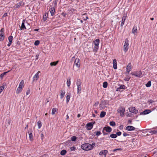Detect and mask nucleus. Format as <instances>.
Segmentation results:
<instances>
[{"label": "nucleus", "instance_id": "obj_64", "mask_svg": "<svg viewBox=\"0 0 157 157\" xmlns=\"http://www.w3.org/2000/svg\"><path fill=\"white\" fill-rule=\"evenodd\" d=\"M95 112L96 113H97V111L96 110H95Z\"/></svg>", "mask_w": 157, "mask_h": 157}, {"label": "nucleus", "instance_id": "obj_54", "mask_svg": "<svg viewBox=\"0 0 157 157\" xmlns=\"http://www.w3.org/2000/svg\"><path fill=\"white\" fill-rule=\"evenodd\" d=\"M41 137L42 139H43L44 137V135L43 134H41Z\"/></svg>", "mask_w": 157, "mask_h": 157}, {"label": "nucleus", "instance_id": "obj_28", "mask_svg": "<svg viewBox=\"0 0 157 157\" xmlns=\"http://www.w3.org/2000/svg\"><path fill=\"white\" fill-rule=\"evenodd\" d=\"M57 110L58 109L56 108H53L52 109V114L54 115Z\"/></svg>", "mask_w": 157, "mask_h": 157}, {"label": "nucleus", "instance_id": "obj_19", "mask_svg": "<svg viewBox=\"0 0 157 157\" xmlns=\"http://www.w3.org/2000/svg\"><path fill=\"white\" fill-rule=\"evenodd\" d=\"M113 67L114 69H116L117 68V62L116 59H114L113 60Z\"/></svg>", "mask_w": 157, "mask_h": 157}, {"label": "nucleus", "instance_id": "obj_43", "mask_svg": "<svg viewBox=\"0 0 157 157\" xmlns=\"http://www.w3.org/2000/svg\"><path fill=\"white\" fill-rule=\"evenodd\" d=\"M146 86L147 87H149L151 86V82L150 81H148L146 84Z\"/></svg>", "mask_w": 157, "mask_h": 157}, {"label": "nucleus", "instance_id": "obj_2", "mask_svg": "<svg viewBox=\"0 0 157 157\" xmlns=\"http://www.w3.org/2000/svg\"><path fill=\"white\" fill-rule=\"evenodd\" d=\"M77 86V93L78 94H80L82 90V82L80 79L77 80L76 82Z\"/></svg>", "mask_w": 157, "mask_h": 157}, {"label": "nucleus", "instance_id": "obj_32", "mask_svg": "<svg viewBox=\"0 0 157 157\" xmlns=\"http://www.w3.org/2000/svg\"><path fill=\"white\" fill-rule=\"evenodd\" d=\"M149 132L151 134H155L157 135V130H152L150 131Z\"/></svg>", "mask_w": 157, "mask_h": 157}, {"label": "nucleus", "instance_id": "obj_42", "mask_svg": "<svg viewBox=\"0 0 157 157\" xmlns=\"http://www.w3.org/2000/svg\"><path fill=\"white\" fill-rule=\"evenodd\" d=\"M76 137L74 136L71 137V140L72 141H75L76 140Z\"/></svg>", "mask_w": 157, "mask_h": 157}, {"label": "nucleus", "instance_id": "obj_10", "mask_svg": "<svg viewBox=\"0 0 157 157\" xmlns=\"http://www.w3.org/2000/svg\"><path fill=\"white\" fill-rule=\"evenodd\" d=\"M32 129H29L28 131V133L29 134V139L30 141H33V137L32 134Z\"/></svg>", "mask_w": 157, "mask_h": 157}, {"label": "nucleus", "instance_id": "obj_26", "mask_svg": "<svg viewBox=\"0 0 157 157\" xmlns=\"http://www.w3.org/2000/svg\"><path fill=\"white\" fill-rule=\"evenodd\" d=\"M59 62L58 61H57L56 62H53L50 63V65L51 66H56Z\"/></svg>", "mask_w": 157, "mask_h": 157}, {"label": "nucleus", "instance_id": "obj_20", "mask_svg": "<svg viewBox=\"0 0 157 157\" xmlns=\"http://www.w3.org/2000/svg\"><path fill=\"white\" fill-rule=\"evenodd\" d=\"M125 86L124 85H121L117 89V91H121V89H125Z\"/></svg>", "mask_w": 157, "mask_h": 157}, {"label": "nucleus", "instance_id": "obj_51", "mask_svg": "<svg viewBox=\"0 0 157 157\" xmlns=\"http://www.w3.org/2000/svg\"><path fill=\"white\" fill-rule=\"evenodd\" d=\"M30 93V90H27L26 92V95H29V94Z\"/></svg>", "mask_w": 157, "mask_h": 157}, {"label": "nucleus", "instance_id": "obj_12", "mask_svg": "<svg viewBox=\"0 0 157 157\" xmlns=\"http://www.w3.org/2000/svg\"><path fill=\"white\" fill-rule=\"evenodd\" d=\"M93 124L91 123H87L86 124V127L87 130H90L93 128Z\"/></svg>", "mask_w": 157, "mask_h": 157}, {"label": "nucleus", "instance_id": "obj_59", "mask_svg": "<svg viewBox=\"0 0 157 157\" xmlns=\"http://www.w3.org/2000/svg\"><path fill=\"white\" fill-rule=\"evenodd\" d=\"M151 20H154V18H153V17L151 18Z\"/></svg>", "mask_w": 157, "mask_h": 157}, {"label": "nucleus", "instance_id": "obj_5", "mask_svg": "<svg viewBox=\"0 0 157 157\" xmlns=\"http://www.w3.org/2000/svg\"><path fill=\"white\" fill-rule=\"evenodd\" d=\"M100 40L99 39H96L93 42V43L94 45V50L97 51L99 48V44Z\"/></svg>", "mask_w": 157, "mask_h": 157}, {"label": "nucleus", "instance_id": "obj_9", "mask_svg": "<svg viewBox=\"0 0 157 157\" xmlns=\"http://www.w3.org/2000/svg\"><path fill=\"white\" fill-rule=\"evenodd\" d=\"M4 29L2 28L0 31V41L3 40L4 39V36L3 35Z\"/></svg>", "mask_w": 157, "mask_h": 157}, {"label": "nucleus", "instance_id": "obj_4", "mask_svg": "<svg viewBox=\"0 0 157 157\" xmlns=\"http://www.w3.org/2000/svg\"><path fill=\"white\" fill-rule=\"evenodd\" d=\"M125 111V108L122 106L119 107L117 109V112L119 113L120 116L121 117L124 115Z\"/></svg>", "mask_w": 157, "mask_h": 157}, {"label": "nucleus", "instance_id": "obj_53", "mask_svg": "<svg viewBox=\"0 0 157 157\" xmlns=\"http://www.w3.org/2000/svg\"><path fill=\"white\" fill-rule=\"evenodd\" d=\"M12 43L9 42L7 44V46L9 47L10 46L11 44Z\"/></svg>", "mask_w": 157, "mask_h": 157}, {"label": "nucleus", "instance_id": "obj_8", "mask_svg": "<svg viewBox=\"0 0 157 157\" xmlns=\"http://www.w3.org/2000/svg\"><path fill=\"white\" fill-rule=\"evenodd\" d=\"M128 109L129 112L136 114L138 113V110H136L135 107H131L129 108Z\"/></svg>", "mask_w": 157, "mask_h": 157}, {"label": "nucleus", "instance_id": "obj_37", "mask_svg": "<svg viewBox=\"0 0 157 157\" xmlns=\"http://www.w3.org/2000/svg\"><path fill=\"white\" fill-rule=\"evenodd\" d=\"M70 95H67L66 96V101L67 103H68L69 101L70 98Z\"/></svg>", "mask_w": 157, "mask_h": 157}, {"label": "nucleus", "instance_id": "obj_16", "mask_svg": "<svg viewBox=\"0 0 157 157\" xmlns=\"http://www.w3.org/2000/svg\"><path fill=\"white\" fill-rule=\"evenodd\" d=\"M108 152V151L107 150H102L99 152V155H104L105 156H106Z\"/></svg>", "mask_w": 157, "mask_h": 157}, {"label": "nucleus", "instance_id": "obj_39", "mask_svg": "<svg viewBox=\"0 0 157 157\" xmlns=\"http://www.w3.org/2000/svg\"><path fill=\"white\" fill-rule=\"evenodd\" d=\"M4 86H0V94L4 89Z\"/></svg>", "mask_w": 157, "mask_h": 157}, {"label": "nucleus", "instance_id": "obj_7", "mask_svg": "<svg viewBox=\"0 0 157 157\" xmlns=\"http://www.w3.org/2000/svg\"><path fill=\"white\" fill-rule=\"evenodd\" d=\"M131 74L133 75H134L136 77H140L141 76L142 74V72L141 71H138L132 72Z\"/></svg>", "mask_w": 157, "mask_h": 157}, {"label": "nucleus", "instance_id": "obj_36", "mask_svg": "<svg viewBox=\"0 0 157 157\" xmlns=\"http://www.w3.org/2000/svg\"><path fill=\"white\" fill-rule=\"evenodd\" d=\"M107 85H108L107 82H105L103 83V86L104 88H105L107 87Z\"/></svg>", "mask_w": 157, "mask_h": 157}, {"label": "nucleus", "instance_id": "obj_45", "mask_svg": "<svg viewBox=\"0 0 157 157\" xmlns=\"http://www.w3.org/2000/svg\"><path fill=\"white\" fill-rule=\"evenodd\" d=\"M39 43H40V41L39 40H37L35 41V42L34 43V45H35L37 46V45H38L39 44Z\"/></svg>", "mask_w": 157, "mask_h": 157}, {"label": "nucleus", "instance_id": "obj_58", "mask_svg": "<svg viewBox=\"0 0 157 157\" xmlns=\"http://www.w3.org/2000/svg\"><path fill=\"white\" fill-rule=\"evenodd\" d=\"M68 118H69V116H68V115H67V116L66 119L67 120Z\"/></svg>", "mask_w": 157, "mask_h": 157}, {"label": "nucleus", "instance_id": "obj_63", "mask_svg": "<svg viewBox=\"0 0 157 157\" xmlns=\"http://www.w3.org/2000/svg\"><path fill=\"white\" fill-rule=\"evenodd\" d=\"M96 104H97V105L98 104V102H96Z\"/></svg>", "mask_w": 157, "mask_h": 157}, {"label": "nucleus", "instance_id": "obj_56", "mask_svg": "<svg viewBox=\"0 0 157 157\" xmlns=\"http://www.w3.org/2000/svg\"><path fill=\"white\" fill-rule=\"evenodd\" d=\"M80 114H78V115H77V117H80Z\"/></svg>", "mask_w": 157, "mask_h": 157}, {"label": "nucleus", "instance_id": "obj_35", "mask_svg": "<svg viewBox=\"0 0 157 157\" xmlns=\"http://www.w3.org/2000/svg\"><path fill=\"white\" fill-rule=\"evenodd\" d=\"M117 135L115 134H111L110 136V137L112 138H116L117 137Z\"/></svg>", "mask_w": 157, "mask_h": 157}, {"label": "nucleus", "instance_id": "obj_25", "mask_svg": "<svg viewBox=\"0 0 157 157\" xmlns=\"http://www.w3.org/2000/svg\"><path fill=\"white\" fill-rule=\"evenodd\" d=\"M71 82L70 78H68L67 80V85L68 87H69L71 85Z\"/></svg>", "mask_w": 157, "mask_h": 157}, {"label": "nucleus", "instance_id": "obj_55", "mask_svg": "<svg viewBox=\"0 0 157 157\" xmlns=\"http://www.w3.org/2000/svg\"><path fill=\"white\" fill-rule=\"evenodd\" d=\"M38 56H39V55H37L36 56V59H38Z\"/></svg>", "mask_w": 157, "mask_h": 157}, {"label": "nucleus", "instance_id": "obj_30", "mask_svg": "<svg viewBox=\"0 0 157 157\" xmlns=\"http://www.w3.org/2000/svg\"><path fill=\"white\" fill-rule=\"evenodd\" d=\"M105 112L104 111H102L101 112V113L100 114V117L101 118L105 116Z\"/></svg>", "mask_w": 157, "mask_h": 157}, {"label": "nucleus", "instance_id": "obj_34", "mask_svg": "<svg viewBox=\"0 0 157 157\" xmlns=\"http://www.w3.org/2000/svg\"><path fill=\"white\" fill-rule=\"evenodd\" d=\"M67 153V151L65 150H62L60 152V154L62 155H64Z\"/></svg>", "mask_w": 157, "mask_h": 157}, {"label": "nucleus", "instance_id": "obj_13", "mask_svg": "<svg viewBox=\"0 0 157 157\" xmlns=\"http://www.w3.org/2000/svg\"><path fill=\"white\" fill-rule=\"evenodd\" d=\"M126 71L128 74H129V72L132 69V65L131 63H129L128 64L126 67Z\"/></svg>", "mask_w": 157, "mask_h": 157}, {"label": "nucleus", "instance_id": "obj_24", "mask_svg": "<svg viewBox=\"0 0 157 157\" xmlns=\"http://www.w3.org/2000/svg\"><path fill=\"white\" fill-rule=\"evenodd\" d=\"M52 16H53L54 15L55 12V9L54 8H52L49 10Z\"/></svg>", "mask_w": 157, "mask_h": 157}, {"label": "nucleus", "instance_id": "obj_49", "mask_svg": "<svg viewBox=\"0 0 157 157\" xmlns=\"http://www.w3.org/2000/svg\"><path fill=\"white\" fill-rule=\"evenodd\" d=\"M123 136H129V134H128L127 133H125V132L123 133Z\"/></svg>", "mask_w": 157, "mask_h": 157}, {"label": "nucleus", "instance_id": "obj_61", "mask_svg": "<svg viewBox=\"0 0 157 157\" xmlns=\"http://www.w3.org/2000/svg\"><path fill=\"white\" fill-rule=\"evenodd\" d=\"M28 127V125H27L26 127H25V128L26 129V128H27Z\"/></svg>", "mask_w": 157, "mask_h": 157}, {"label": "nucleus", "instance_id": "obj_17", "mask_svg": "<svg viewBox=\"0 0 157 157\" xmlns=\"http://www.w3.org/2000/svg\"><path fill=\"white\" fill-rule=\"evenodd\" d=\"M135 128L132 126H128L126 128V130L128 131H133L134 130Z\"/></svg>", "mask_w": 157, "mask_h": 157}, {"label": "nucleus", "instance_id": "obj_31", "mask_svg": "<svg viewBox=\"0 0 157 157\" xmlns=\"http://www.w3.org/2000/svg\"><path fill=\"white\" fill-rule=\"evenodd\" d=\"M37 125L38 126V128H40L42 125V123L41 122V121H39L37 122Z\"/></svg>", "mask_w": 157, "mask_h": 157}, {"label": "nucleus", "instance_id": "obj_22", "mask_svg": "<svg viewBox=\"0 0 157 157\" xmlns=\"http://www.w3.org/2000/svg\"><path fill=\"white\" fill-rule=\"evenodd\" d=\"M65 94V92L63 90H62L61 92L60 93V98L62 99L64 97Z\"/></svg>", "mask_w": 157, "mask_h": 157}, {"label": "nucleus", "instance_id": "obj_38", "mask_svg": "<svg viewBox=\"0 0 157 157\" xmlns=\"http://www.w3.org/2000/svg\"><path fill=\"white\" fill-rule=\"evenodd\" d=\"M47 16H48V14H45L44 15L43 17V18L44 21H45L47 20Z\"/></svg>", "mask_w": 157, "mask_h": 157}, {"label": "nucleus", "instance_id": "obj_50", "mask_svg": "<svg viewBox=\"0 0 157 157\" xmlns=\"http://www.w3.org/2000/svg\"><path fill=\"white\" fill-rule=\"evenodd\" d=\"M121 134V132H119L117 133V135L119 136H120Z\"/></svg>", "mask_w": 157, "mask_h": 157}, {"label": "nucleus", "instance_id": "obj_27", "mask_svg": "<svg viewBox=\"0 0 157 157\" xmlns=\"http://www.w3.org/2000/svg\"><path fill=\"white\" fill-rule=\"evenodd\" d=\"M25 21L24 20H23L22 21V23L21 24V29H26V28L25 25V23H24Z\"/></svg>", "mask_w": 157, "mask_h": 157}, {"label": "nucleus", "instance_id": "obj_40", "mask_svg": "<svg viewBox=\"0 0 157 157\" xmlns=\"http://www.w3.org/2000/svg\"><path fill=\"white\" fill-rule=\"evenodd\" d=\"M109 124H110V125L113 126H115V125H116V124H115V122L113 121L110 122L109 123Z\"/></svg>", "mask_w": 157, "mask_h": 157}, {"label": "nucleus", "instance_id": "obj_44", "mask_svg": "<svg viewBox=\"0 0 157 157\" xmlns=\"http://www.w3.org/2000/svg\"><path fill=\"white\" fill-rule=\"evenodd\" d=\"M130 78V77L129 76H128L125 77L124 78V80L126 81H128L129 80Z\"/></svg>", "mask_w": 157, "mask_h": 157}, {"label": "nucleus", "instance_id": "obj_23", "mask_svg": "<svg viewBox=\"0 0 157 157\" xmlns=\"http://www.w3.org/2000/svg\"><path fill=\"white\" fill-rule=\"evenodd\" d=\"M24 81L23 80H22L20 82L18 87L22 89L24 87Z\"/></svg>", "mask_w": 157, "mask_h": 157}, {"label": "nucleus", "instance_id": "obj_48", "mask_svg": "<svg viewBox=\"0 0 157 157\" xmlns=\"http://www.w3.org/2000/svg\"><path fill=\"white\" fill-rule=\"evenodd\" d=\"M101 132L99 131H97L96 132V135L98 136L101 135Z\"/></svg>", "mask_w": 157, "mask_h": 157}, {"label": "nucleus", "instance_id": "obj_1", "mask_svg": "<svg viewBox=\"0 0 157 157\" xmlns=\"http://www.w3.org/2000/svg\"><path fill=\"white\" fill-rule=\"evenodd\" d=\"M93 147L92 145H91L88 143L85 144L81 145L82 148L86 151L92 149L93 148Z\"/></svg>", "mask_w": 157, "mask_h": 157}, {"label": "nucleus", "instance_id": "obj_52", "mask_svg": "<svg viewBox=\"0 0 157 157\" xmlns=\"http://www.w3.org/2000/svg\"><path fill=\"white\" fill-rule=\"evenodd\" d=\"M7 16V13H5L3 16V17H6Z\"/></svg>", "mask_w": 157, "mask_h": 157}, {"label": "nucleus", "instance_id": "obj_3", "mask_svg": "<svg viewBox=\"0 0 157 157\" xmlns=\"http://www.w3.org/2000/svg\"><path fill=\"white\" fill-rule=\"evenodd\" d=\"M129 40L127 38H126L124 40V43L123 45L124 51L125 52H126L129 48Z\"/></svg>", "mask_w": 157, "mask_h": 157}, {"label": "nucleus", "instance_id": "obj_15", "mask_svg": "<svg viewBox=\"0 0 157 157\" xmlns=\"http://www.w3.org/2000/svg\"><path fill=\"white\" fill-rule=\"evenodd\" d=\"M151 112V111L149 109H146L143 112L140 113V115H144L148 114Z\"/></svg>", "mask_w": 157, "mask_h": 157}, {"label": "nucleus", "instance_id": "obj_60", "mask_svg": "<svg viewBox=\"0 0 157 157\" xmlns=\"http://www.w3.org/2000/svg\"><path fill=\"white\" fill-rule=\"evenodd\" d=\"M92 116H93L94 117H95V114H92Z\"/></svg>", "mask_w": 157, "mask_h": 157}, {"label": "nucleus", "instance_id": "obj_62", "mask_svg": "<svg viewBox=\"0 0 157 157\" xmlns=\"http://www.w3.org/2000/svg\"><path fill=\"white\" fill-rule=\"evenodd\" d=\"M48 115V113H46L45 114V116H47Z\"/></svg>", "mask_w": 157, "mask_h": 157}, {"label": "nucleus", "instance_id": "obj_14", "mask_svg": "<svg viewBox=\"0 0 157 157\" xmlns=\"http://www.w3.org/2000/svg\"><path fill=\"white\" fill-rule=\"evenodd\" d=\"M40 73V71H38L34 76H33V81H37L38 79V78H39V74Z\"/></svg>", "mask_w": 157, "mask_h": 157}, {"label": "nucleus", "instance_id": "obj_29", "mask_svg": "<svg viewBox=\"0 0 157 157\" xmlns=\"http://www.w3.org/2000/svg\"><path fill=\"white\" fill-rule=\"evenodd\" d=\"M22 91V89L18 87L16 90V93L17 94H18L21 93Z\"/></svg>", "mask_w": 157, "mask_h": 157}, {"label": "nucleus", "instance_id": "obj_33", "mask_svg": "<svg viewBox=\"0 0 157 157\" xmlns=\"http://www.w3.org/2000/svg\"><path fill=\"white\" fill-rule=\"evenodd\" d=\"M9 42L12 43V41L13 40V37L12 36H9L8 38Z\"/></svg>", "mask_w": 157, "mask_h": 157}, {"label": "nucleus", "instance_id": "obj_11", "mask_svg": "<svg viewBox=\"0 0 157 157\" xmlns=\"http://www.w3.org/2000/svg\"><path fill=\"white\" fill-rule=\"evenodd\" d=\"M80 60L79 59L77 58L75 59L74 62V65L78 68L80 67Z\"/></svg>", "mask_w": 157, "mask_h": 157}, {"label": "nucleus", "instance_id": "obj_21", "mask_svg": "<svg viewBox=\"0 0 157 157\" xmlns=\"http://www.w3.org/2000/svg\"><path fill=\"white\" fill-rule=\"evenodd\" d=\"M126 17L125 16H124L122 19L121 23V26H122L124 24V21L126 19Z\"/></svg>", "mask_w": 157, "mask_h": 157}, {"label": "nucleus", "instance_id": "obj_6", "mask_svg": "<svg viewBox=\"0 0 157 157\" xmlns=\"http://www.w3.org/2000/svg\"><path fill=\"white\" fill-rule=\"evenodd\" d=\"M112 130V128L109 126L107 127H105L103 128L102 132L104 135L107 134V133H105V131L106 132H110Z\"/></svg>", "mask_w": 157, "mask_h": 157}, {"label": "nucleus", "instance_id": "obj_41", "mask_svg": "<svg viewBox=\"0 0 157 157\" xmlns=\"http://www.w3.org/2000/svg\"><path fill=\"white\" fill-rule=\"evenodd\" d=\"M8 71L7 72H4V73H3L1 75H0V77L1 78H2L6 74V73H8V72H9V71Z\"/></svg>", "mask_w": 157, "mask_h": 157}, {"label": "nucleus", "instance_id": "obj_46", "mask_svg": "<svg viewBox=\"0 0 157 157\" xmlns=\"http://www.w3.org/2000/svg\"><path fill=\"white\" fill-rule=\"evenodd\" d=\"M76 149L75 148V147H70V150H71V151H74L75 150H76Z\"/></svg>", "mask_w": 157, "mask_h": 157}, {"label": "nucleus", "instance_id": "obj_47", "mask_svg": "<svg viewBox=\"0 0 157 157\" xmlns=\"http://www.w3.org/2000/svg\"><path fill=\"white\" fill-rule=\"evenodd\" d=\"M122 150V149L121 148H117V149H114L113 151L114 152H115L116 151H121Z\"/></svg>", "mask_w": 157, "mask_h": 157}, {"label": "nucleus", "instance_id": "obj_57", "mask_svg": "<svg viewBox=\"0 0 157 157\" xmlns=\"http://www.w3.org/2000/svg\"><path fill=\"white\" fill-rule=\"evenodd\" d=\"M38 30H39L38 29H35L34 30V31H38Z\"/></svg>", "mask_w": 157, "mask_h": 157}, {"label": "nucleus", "instance_id": "obj_18", "mask_svg": "<svg viewBox=\"0 0 157 157\" xmlns=\"http://www.w3.org/2000/svg\"><path fill=\"white\" fill-rule=\"evenodd\" d=\"M132 33L135 34V33H137V28L136 26H134L132 30Z\"/></svg>", "mask_w": 157, "mask_h": 157}]
</instances>
